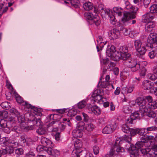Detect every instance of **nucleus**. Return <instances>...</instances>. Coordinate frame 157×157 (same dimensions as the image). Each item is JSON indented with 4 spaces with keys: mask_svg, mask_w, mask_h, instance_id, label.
Masks as SVG:
<instances>
[{
    "mask_svg": "<svg viewBox=\"0 0 157 157\" xmlns=\"http://www.w3.org/2000/svg\"><path fill=\"white\" fill-rule=\"evenodd\" d=\"M119 51L120 53L118 52V55L116 56V60L120 59L125 60L130 57V55L128 53V49L127 46H124L121 47Z\"/></svg>",
    "mask_w": 157,
    "mask_h": 157,
    "instance_id": "4",
    "label": "nucleus"
},
{
    "mask_svg": "<svg viewBox=\"0 0 157 157\" xmlns=\"http://www.w3.org/2000/svg\"><path fill=\"white\" fill-rule=\"evenodd\" d=\"M14 143H10L7 145L5 148H3L0 149V157L2 155H4L7 153L10 154L13 152V149L17 147L19 145V143L16 140H14Z\"/></svg>",
    "mask_w": 157,
    "mask_h": 157,
    "instance_id": "3",
    "label": "nucleus"
},
{
    "mask_svg": "<svg viewBox=\"0 0 157 157\" xmlns=\"http://www.w3.org/2000/svg\"><path fill=\"white\" fill-rule=\"evenodd\" d=\"M84 16L87 19L90 20L91 22L93 19L94 18V16L93 14L90 12L85 13L84 14Z\"/></svg>",
    "mask_w": 157,
    "mask_h": 157,
    "instance_id": "35",
    "label": "nucleus"
},
{
    "mask_svg": "<svg viewBox=\"0 0 157 157\" xmlns=\"http://www.w3.org/2000/svg\"><path fill=\"white\" fill-rule=\"evenodd\" d=\"M9 122L4 119H1L0 121V129L7 133H9L10 132L11 126L9 125Z\"/></svg>",
    "mask_w": 157,
    "mask_h": 157,
    "instance_id": "9",
    "label": "nucleus"
},
{
    "mask_svg": "<svg viewBox=\"0 0 157 157\" xmlns=\"http://www.w3.org/2000/svg\"><path fill=\"white\" fill-rule=\"evenodd\" d=\"M145 25V29L147 32H150L155 26V24L153 21L147 22Z\"/></svg>",
    "mask_w": 157,
    "mask_h": 157,
    "instance_id": "25",
    "label": "nucleus"
},
{
    "mask_svg": "<svg viewBox=\"0 0 157 157\" xmlns=\"http://www.w3.org/2000/svg\"><path fill=\"white\" fill-rule=\"evenodd\" d=\"M136 102L140 106L139 110L136 112L140 113V116L143 117L148 111V103L146 100L140 97L136 99Z\"/></svg>",
    "mask_w": 157,
    "mask_h": 157,
    "instance_id": "1",
    "label": "nucleus"
},
{
    "mask_svg": "<svg viewBox=\"0 0 157 157\" xmlns=\"http://www.w3.org/2000/svg\"><path fill=\"white\" fill-rule=\"evenodd\" d=\"M144 44L141 40L139 39L136 40L134 41V46L136 50L138 48Z\"/></svg>",
    "mask_w": 157,
    "mask_h": 157,
    "instance_id": "34",
    "label": "nucleus"
},
{
    "mask_svg": "<svg viewBox=\"0 0 157 157\" xmlns=\"http://www.w3.org/2000/svg\"><path fill=\"white\" fill-rule=\"evenodd\" d=\"M95 128V126L92 124H88L85 125V128L87 131H91Z\"/></svg>",
    "mask_w": 157,
    "mask_h": 157,
    "instance_id": "38",
    "label": "nucleus"
},
{
    "mask_svg": "<svg viewBox=\"0 0 157 157\" xmlns=\"http://www.w3.org/2000/svg\"><path fill=\"white\" fill-rule=\"evenodd\" d=\"M140 151L143 155V157H152L151 152L148 148H141Z\"/></svg>",
    "mask_w": 157,
    "mask_h": 157,
    "instance_id": "22",
    "label": "nucleus"
},
{
    "mask_svg": "<svg viewBox=\"0 0 157 157\" xmlns=\"http://www.w3.org/2000/svg\"><path fill=\"white\" fill-rule=\"evenodd\" d=\"M109 17L110 18L111 23L113 25H115L117 20L114 16L113 14H110L109 15Z\"/></svg>",
    "mask_w": 157,
    "mask_h": 157,
    "instance_id": "47",
    "label": "nucleus"
},
{
    "mask_svg": "<svg viewBox=\"0 0 157 157\" xmlns=\"http://www.w3.org/2000/svg\"><path fill=\"white\" fill-rule=\"evenodd\" d=\"M148 77L150 79L152 80H155L156 78V77L154 75L150 73L148 75Z\"/></svg>",
    "mask_w": 157,
    "mask_h": 157,
    "instance_id": "58",
    "label": "nucleus"
},
{
    "mask_svg": "<svg viewBox=\"0 0 157 157\" xmlns=\"http://www.w3.org/2000/svg\"><path fill=\"white\" fill-rule=\"evenodd\" d=\"M140 145L136 146V144L135 146H132L130 148L131 151L130 153V156L131 157H138L139 155V148L143 147L144 145H142L140 146Z\"/></svg>",
    "mask_w": 157,
    "mask_h": 157,
    "instance_id": "13",
    "label": "nucleus"
},
{
    "mask_svg": "<svg viewBox=\"0 0 157 157\" xmlns=\"http://www.w3.org/2000/svg\"><path fill=\"white\" fill-rule=\"evenodd\" d=\"M26 157H35V156L33 152H29L26 154Z\"/></svg>",
    "mask_w": 157,
    "mask_h": 157,
    "instance_id": "64",
    "label": "nucleus"
},
{
    "mask_svg": "<svg viewBox=\"0 0 157 157\" xmlns=\"http://www.w3.org/2000/svg\"><path fill=\"white\" fill-rule=\"evenodd\" d=\"M142 117L140 116V113L135 112L132 113L130 117L126 119L125 122L128 124H133L134 120L139 119Z\"/></svg>",
    "mask_w": 157,
    "mask_h": 157,
    "instance_id": "11",
    "label": "nucleus"
},
{
    "mask_svg": "<svg viewBox=\"0 0 157 157\" xmlns=\"http://www.w3.org/2000/svg\"><path fill=\"white\" fill-rule=\"evenodd\" d=\"M93 149L94 154L96 155L99 153V148L98 146L95 145L94 146Z\"/></svg>",
    "mask_w": 157,
    "mask_h": 157,
    "instance_id": "52",
    "label": "nucleus"
},
{
    "mask_svg": "<svg viewBox=\"0 0 157 157\" xmlns=\"http://www.w3.org/2000/svg\"><path fill=\"white\" fill-rule=\"evenodd\" d=\"M60 153L59 151L56 149H53L52 155L55 157L57 156L60 155Z\"/></svg>",
    "mask_w": 157,
    "mask_h": 157,
    "instance_id": "54",
    "label": "nucleus"
},
{
    "mask_svg": "<svg viewBox=\"0 0 157 157\" xmlns=\"http://www.w3.org/2000/svg\"><path fill=\"white\" fill-rule=\"evenodd\" d=\"M148 111L145 113L149 117L154 118L157 115V110L156 109H154L151 108H148Z\"/></svg>",
    "mask_w": 157,
    "mask_h": 157,
    "instance_id": "23",
    "label": "nucleus"
},
{
    "mask_svg": "<svg viewBox=\"0 0 157 157\" xmlns=\"http://www.w3.org/2000/svg\"><path fill=\"white\" fill-rule=\"evenodd\" d=\"M153 84L147 80H144L142 83V87L144 90H148L153 87Z\"/></svg>",
    "mask_w": 157,
    "mask_h": 157,
    "instance_id": "20",
    "label": "nucleus"
},
{
    "mask_svg": "<svg viewBox=\"0 0 157 157\" xmlns=\"http://www.w3.org/2000/svg\"><path fill=\"white\" fill-rule=\"evenodd\" d=\"M106 53L109 56L114 57L113 59L114 60H116V56L118 55V52L116 51L115 48L114 46L111 45L110 47H108Z\"/></svg>",
    "mask_w": 157,
    "mask_h": 157,
    "instance_id": "10",
    "label": "nucleus"
},
{
    "mask_svg": "<svg viewBox=\"0 0 157 157\" xmlns=\"http://www.w3.org/2000/svg\"><path fill=\"white\" fill-rule=\"evenodd\" d=\"M117 125L115 121H112L110 124L106 125L102 130L104 133L109 134L114 131Z\"/></svg>",
    "mask_w": 157,
    "mask_h": 157,
    "instance_id": "8",
    "label": "nucleus"
},
{
    "mask_svg": "<svg viewBox=\"0 0 157 157\" xmlns=\"http://www.w3.org/2000/svg\"><path fill=\"white\" fill-rule=\"evenodd\" d=\"M14 143V140H9L6 138H2L0 139V144L1 146L3 147L6 146L9 144L10 143Z\"/></svg>",
    "mask_w": 157,
    "mask_h": 157,
    "instance_id": "21",
    "label": "nucleus"
},
{
    "mask_svg": "<svg viewBox=\"0 0 157 157\" xmlns=\"http://www.w3.org/2000/svg\"><path fill=\"white\" fill-rule=\"evenodd\" d=\"M100 84V86L102 88H105L109 85V82H108L103 81L101 82V80L99 82V85Z\"/></svg>",
    "mask_w": 157,
    "mask_h": 157,
    "instance_id": "43",
    "label": "nucleus"
},
{
    "mask_svg": "<svg viewBox=\"0 0 157 157\" xmlns=\"http://www.w3.org/2000/svg\"><path fill=\"white\" fill-rule=\"evenodd\" d=\"M41 142L45 147L50 146L52 143L48 139L45 137H43L41 139Z\"/></svg>",
    "mask_w": 157,
    "mask_h": 157,
    "instance_id": "26",
    "label": "nucleus"
},
{
    "mask_svg": "<svg viewBox=\"0 0 157 157\" xmlns=\"http://www.w3.org/2000/svg\"><path fill=\"white\" fill-rule=\"evenodd\" d=\"M150 10L151 13H157V5L154 4L151 6L150 7Z\"/></svg>",
    "mask_w": 157,
    "mask_h": 157,
    "instance_id": "41",
    "label": "nucleus"
},
{
    "mask_svg": "<svg viewBox=\"0 0 157 157\" xmlns=\"http://www.w3.org/2000/svg\"><path fill=\"white\" fill-rule=\"evenodd\" d=\"M147 42L148 44H150L152 46L151 48L155 47V44L157 45V36L154 33H151L148 37Z\"/></svg>",
    "mask_w": 157,
    "mask_h": 157,
    "instance_id": "14",
    "label": "nucleus"
},
{
    "mask_svg": "<svg viewBox=\"0 0 157 157\" xmlns=\"http://www.w3.org/2000/svg\"><path fill=\"white\" fill-rule=\"evenodd\" d=\"M69 3L75 8H77L79 5L80 3L78 0H69Z\"/></svg>",
    "mask_w": 157,
    "mask_h": 157,
    "instance_id": "36",
    "label": "nucleus"
},
{
    "mask_svg": "<svg viewBox=\"0 0 157 157\" xmlns=\"http://www.w3.org/2000/svg\"><path fill=\"white\" fill-rule=\"evenodd\" d=\"M130 129L129 127L126 124H124L122 126V130L125 133H129L130 131Z\"/></svg>",
    "mask_w": 157,
    "mask_h": 157,
    "instance_id": "40",
    "label": "nucleus"
},
{
    "mask_svg": "<svg viewBox=\"0 0 157 157\" xmlns=\"http://www.w3.org/2000/svg\"><path fill=\"white\" fill-rule=\"evenodd\" d=\"M83 7L86 10H90L93 8V4L90 2H86L83 4Z\"/></svg>",
    "mask_w": 157,
    "mask_h": 157,
    "instance_id": "31",
    "label": "nucleus"
},
{
    "mask_svg": "<svg viewBox=\"0 0 157 157\" xmlns=\"http://www.w3.org/2000/svg\"><path fill=\"white\" fill-rule=\"evenodd\" d=\"M109 36L111 40H114L119 38L120 33L119 31L116 29L111 30L109 32Z\"/></svg>",
    "mask_w": 157,
    "mask_h": 157,
    "instance_id": "16",
    "label": "nucleus"
},
{
    "mask_svg": "<svg viewBox=\"0 0 157 157\" xmlns=\"http://www.w3.org/2000/svg\"><path fill=\"white\" fill-rule=\"evenodd\" d=\"M147 133L150 131H155L157 130V127L155 126H153L151 127H148L146 128Z\"/></svg>",
    "mask_w": 157,
    "mask_h": 157,
    "instance_id": "50",
    "label": "nucleus"
},
{
    "mask_svg": "<svg viewBox=\"0 0 157 157\" xmlns=\"http://www.w3.org/2000/svg\"><path fill=\"white\" fill-rule=\"evenodd\" d=\"M151 0H144V4L145 8H147Z\"/></svg>",
    "mask_w": 157,
    "mask_h": 157,
    "instance_id": "63",
    "label": "nucleus"
},
{
    "mask_svg": "<svg viewBox=\"0 0 157 157\" xmlns=\"http://www.w3.org/2000/svg\"><path fill=\"white\" fill-rule=\"evenodd\" d=\"M113 11L117 13L118 16H121L122 15V10L121 8L118 7H114L113 9Z\"/></svg>",
    "mask_w": 157,
    "mask_h": 157,
    "instance_id": "37",
    "label": "nucleus"
},
{
    "mask_svg": "<svg viewBox=\"0 0 157 157\" xmlns=\"http://www.w3.org/2000/svg\"><path fill=\"white\" fill-rule=\"evenodd\" d=\"M103 95L102 91L99 90H96L94 91L91 95L92 99L96 102L101 103L104 101V98L102 97Z\"/></svg>",
    "mask_w": 157,
    "mask_h": 157,
    "instance_id": "7",
    "label": "nucleus"
},
{
    "mask_svg": "<svg viewBox=\"0 0 157 157\" xmlns=\"http://www.w3.org/2000/svg\"><path fill=\"white\" fill-rule=\"evenodd\" d=\"M122 31L124 35L127 36L129 34L130 31L125 28H123L122 29Z\"/></svg>",
    "mask_w": 157,
    "mask_h": 157,
    "instance_id": "57",
    "label": "nucleus"
},
{
    "mask_svg": "<svg viewBox=\"0 0 157 157\" xmlns=\"http://www.w3.org/2000/svg\"><path fill=\"white\" fill-rule=\"evenodd\" d=\"M34 124H35L36 126H39L41 124V120L40 118L37 119L36 118L34 119L33 121Z\"/></svg>",
    "mask_w": 157,
    "mask_h": 157,
    "instance_id": "53",
    "label": "nucleus"
},
{
    "mask_svg": "<svg viewBox=\"0 0 157 157\" xmlns=\"http://www.w3.org/2000/svg\"><path fill=\"white\" fill-rule=\"evenodd\" d=\"M87 107L90 113H93L96 115H99L101 113L100 109L98 106L94 105L92 106L90 104L88 105Z\"/></svg>",
    "mask_w": 157,
    "mask_h": 157,
    "instance_id": "15",
    "label": "nucleus"
},
{
    "mask_svg": "<svg viewBox=\"0 0 157 157\" xmlns=\"http://www.w3.org/2000/svg\"><path fill=\"white\" fill-rule=\"evenodd\" d=\"M129 132L131 136H134L136 134H138V128H131L130 129V131Z\"/></svg>",
    "mask_w": 157,
    "mask_h": 157,
    "instance_id": "49",
    "label": "nucleus"
},
{
    "mask_svg": "<svg viewBox=\"0 0 157 157\" xmlns=\"http://www.w3.org/2000/svg\"><path fill=\"white\" fill-rule=\"evenodd\" d=\"M155 15L151 13H147L144 15L143 16L145 22H151L155 17Z\"/></svg>",
    "mask_w": 157,
    "mask_h": 157,
    "instance_id": "19",
    "label": "nucleus"
},
{
    "mask_svg": "<svg viewBox=\"0 0 157 157\" xmlns=\"http://www.w3.org/2000/svg\"><path fill=\"white\" fill-rule=\"evenodd\" d=\"M114 61L111 62L109 61V63H108V68L110 69V70H112L113 69V68L115 67L116 64V62L115 61V60H114Z\"/></svg>",
    "mask_w": 157,
    "mask_h": 157,
    "instance_id": "48",
    "label": "nucleus"
},
{
    "mask_svg": "<svg viewBox=\"0 0 157 157\" xmlns=\"http://www.w3.org/2000/svg\"><path fill=\"white\" fill-rule=\"evenodd\" d=\"M16 100L17 102L19 103H21L23 102L22 98L20 96L16 97Z\"/></svg>",
    "mask_w": 157,
    "mask_h": 157,
    "instance_id": "62",
    "label": "nucleus"
},
{
    "mask_svg": "<svg viewBox=\"0 0 157 157\" xmlns=\"http://www.w3.org/2000/svg\"><path fill=\"white\" fill-rule=\"evenodd\" d=\"M135 88L134 85H130L129 86L124 87L122 88L121 90V93L123 94H127L128 93H131L133 90Z\"/></svg>",
    "mask_w": 157,
    "mask_h": 157,
    "instance_id": "18",
    "label": "nucleus"
},
{
    "mask_svg": "<svg viewBox=\"0 0 157 157\" xmlns=\"http://www.w3.org/2000/svg\"><path fill=\"white\" fill-rule=\"evenodd\" d=\"M73 137L75 138H80L82 137V132L79 129L74 130L72 132Z\"/></svg>",
    "mask_w": 157,
    "mask_h": 157,
    "instance_id": "27",
    "label": "nucleus"
},
{
    "mask_svg": "<svg viewBox=\"0 0 157 157\" xmlns=\"http://www.w3.org/2000/svg\"><path fill=\"white\" fill-rule=\"evenodd\" d=\"M86 104V102L85 101H82L79 102L78 104V108L79 109H82L84 108Z\"/></svg>",
    "mask_w": 157,
    "mask_h": 157,
    "instance_id": "45",
    "label": "nucleus"
},
{
    "mask_svg": "<svg viewBox=\"0 0 157 157\" xmlns=\"http://www.w3.org/2000/svg\"><path fill=\"white\" fill-rule=\"evenodd\" d=\"M36 150L38 152L44 151V147L42 146H38L36 148Z\"/></svg>",
    "mask_w": 157,
    "mask_h": 157,
    "instance_id": "60",
    "label": "nucleus"
},
{
    "mask_svg": "<svg viewBox=\"0 0 157 157\" xmlns=\"http://www.w3.org/2000/svg\"><path fill=\"white\" fill-rule=\"evenodd\" d=\"M82 142L79 140H76L74 143L75 149L73 151L72 154L74 157H80L81 153L82 151Z\"/></svg>",
    "mask_w": 157,
    "mask_h": 157,
    "instance_id": "5",
    "label": "nucleus"
},
{
    "mask_svg": "<svg viewBox=\"0 0 157 157\" xmlns=\"http://www.w3.org/2000/svg\"><path fill=\"white\" fill-rule=\"evenodd\" d=\"M36 132L39 135L44 134L47 133L46 129L43 126H41L37 129Z\"/></svg>",
    "mask_w": 157,
    "mask_h": 157,
    "instance_id": "32",
    "label": "nucleus"
},
{
    "mask_svg": "<svg viewBox=\"0 0 157 157\" xmlns=\"http://www.w3.org/2000/svg\"><path fill=\"white\" fill-rule=\"evenodd\" d=\"M152 50L149 52L148 53V56L151 59H153L157 54V47L156 48L153 47V48H150Z\"/></svg>",
    "mask_w": 157,
    "mask_h": 157,
    "instance_id": "28",
    "label": "nucleus"
},
{
    "mask_svg": "<svg viewBox=\"0 0 157 157\" xmlns=\"http://www.w3.org/2000/svg\"><path fill=\"white\" fill-rule=\"evenodd\" d=\"M15 152L17 154L22 155L24 151L22 148H19L16 149Z\"/></svg>",
    "mask_w": 157,
    "mask_h": 157,
    "instance_id": "56",
    "label": "nucleus"
},
{
    "mask_svg": "<svg viewBox=\"0 0 157 157\" xmlns=\"http://www.w3.org/2000/svg\"><path fill=\"white\" fill-rule=\"evenodd\" d=\"M10 113L13 114H14L17 117H18L20 116V114L18 111L14 108H12L10 110Z\"/></svg>",
    "mask_w": 157,
    "mask_h": 157,
    "instance_id": "42",
    "label": "nucleus"
},
{
    "mask_svg": "<svg viewBox=\"0 0 157 157\" xmlns=\"http://www.w3.org/2000/svg\"><path fill=\"white\" fill-rule=\"evenodd\" d=\"M91 22L92 24H94L97 26L99 25L101 22L100 17L98 15H95Z\"/></svg>",
    "mask_w": 157,
    "mask_h": 157,
    "instance_id": "30",
    "label": "nucleus"
},
{
    "mask_svg": "<svg viewBox=\"0 0 157 157\" xmlns=\"http://www.w3.org/2000/svg\"><path fill=\"white\" fill-rule=\"evenodd\" d=\"M122 110L124 113L126 114L130 113L132 112V110L128 106H124Z\"/></svg>",
    "mask_w": 157,
    "mask_h": 157,
    "instance_id": "44",
    "label": "nucleus"
},
{
    "mask_svg": "<svg viewBox=\"0 0 157 157\" xmlns=\"http://www.w3.org/2000/svg\"><path fill=\"white\" fill-rule=\"evenodd\" d=\"M12 131L19 133L21 132V128L17 126H15L12 129Z\"/></svg>",
    "mask_w": 157,
    "mask_h": 157,
    "instance_id": "55",
    "label": "nucleus"
},
{
    "mask_svg": "<svg viewBox=\"0 0 157 157\" xmlns=\"http://www.w3.org/2000/svg\"><path fill=\"white\" fill-rule=\"evenodd\" d=\"M109 60L107 59H102L101 60V64L104 65H106L107 64H108L109 63Z\"/></svg>",
    "mask_w": 157,
    "mask_h": 157,
    "instance_id": "61",
    "label": "nucleus"
},
{
    "mask_svg": "<svg viewBox=\"0 0 157 157\" xmlns=\"http://www.w3.org/2000/svg\"><path fill=\"white\" fill-rule=\"evenodd\" d=\"M6 88L10 90L11 94H13L15 93V92L10 82L7 80H6Z\"/></svg>",
    "mask_w": 157,
    "mask_h": 157,
    "instance_id": "33",
    "label": "nucleus"
},
{
    "mask_svg": "<svg viewBox=\"0 0 157 157\" xmlns=\"http://www.w3.org/2000/svg\"><path fill=\"white\" fill-rule=\"evenodd\" d=\"M151 46H152L150 44H144L136 50L140 55H143L145 54L147 50L151 48Z\"/></svg>",
    "mask_w": 157,
    "mask_h": 157,
    "instance_id": "17",
    "label": "nucleus"
},
{
    "mask_svg": "<svg viewBox=\"0 0 157 157\" xmlns=\"http://www.w3.org/2000/svg\"><path fill=\"white\" fill-rule=\"evenodd\" d=\"M98 44L97 46V48L98 52H99L100 50V49L101 50L102 49V48L104 47V46L106 44V42H100L98 43Z\"/></svg>",
    "mask_w": 157,
    "mask_h": 157,
    "instance_id": "39",
    "label": "nucleus"
},
{
    "mask_svg": "<svg viewBox=\"0 0 157 157\" xmlns=\"http://www.w3.org/2000/svg\"><path fill=\"white\" fill-rule=\"evenodd\" d=\"M78 126L79 128V129H83L85 127L84 126V123L83 122H79L78 124Z\"/></svg>",
    "mask_w": 157,
    "mask_h": 157,
    "instance_id": "59",
    "label": "nucleus"
},
{
    "mask_svg": "<svg viewBox=\"0 0 157 157\" xmlns=\"http://www.w3.org/2000/svg\"><path fill=\"white\" fill-rule=\"evenodd\" d=\"M131 16V14L129 13L128 12L124 13L123 17L121 19V22L124 23L128 21L130 18H133Z\"/></svg>",
    "mask_w": 157,
    "mask_h": 157,
    "instance_id": "29",
    "label": "nucleus"
},
{
    "mask_svg": "<svg viewBox=\"0 0 157 157\" xmlns=\"http://www.w3.org/2000/svg\"><path fill=\"white\" fill-rule=\"evenodd\" d=\"M146 131L147 129L145 128H138V134L142 136L140 138L141 141L136 143V146L139 145V146H140L142 145H144V143L147 142L149 140L153 139L154 138L153 136L146 135V134L148 133Z\"/></svg>",
    "mask_w": 157,
    "mask_h": 157,
    "instance_id": "2",
    "label": "nucleus"
},
{
    "mask_svg": "<svg viewBox=\"0 0 157 157\" xmlns=\"http://www.w3.org/2000/svg\"><path fill=\"white\" fill-rule=\"evenodd\" d=\"M53 150L51 147H44V151L46 152L49 155H52Z\"/></svg>",
    "mask_w": 157,
    "mask_h": 157,
    "instance_id": "51",
    "label": "nucleus"
},
{
    "mask_svg": "<svg viewBox=\"0 0 157 157\" xmlns=\"http://www.w3.org/2000/svg\"><path fill=\"white\" fill-rule=\"evenodd\" d=\"M77 113V111L75 109H72L68 112V115L70 117L76 115Z\"/></svg>",
    "mask_w": 157,
    "mask_h": 157,
    "instance_id": "46",
    "label": "nucleus"
},
{
    "mask_svg": "<svg viewBox=\"0 0 157 157\" xmlns=\"http://www.w3.org/2000/svg\"><path fill=\"white\" fill-rule=\"evenodd\" d=\"M125 61V65L131 68V71L135 72L139 69L140 64L137 63L136 60L135 59H126Z\"/></svg>",
    "mask_w": 157,
    "mask_h": 157,
    "instance_id": "6",
    "label": "nucleus"
},
{
    "mask_svg": "<svg viewBox=\"0 0 157 157\" xmlns=\"http://www.w3.org/2000/svg\"><path fill=\"white\" fill-rule=\"evenodd\" d=\"M145 100H146L147 104V107L148 108H151L154 107V105L155 104V101H153L152 97L150 96H148L145 97Z\"/></svg>",
    "mask_w": 157,
    "mask_h": 157,
    "instance_id": "24",
    "label": "nucleus"
},
{
    "mask_svg": "<svg viewBox=\"0 0 157 157\" xmlns=\"http://www.w3.org/2000/svg\"><path fill=\"white\" fill-rule=\"evenodd\" d=\"M122 141L120 138H117L114 145V149L115 152L116 151L117 153L122 152L124 151V148L120 146Z\"/></svg>",
    "mask_w": 157,
    "mask_h": 157,
    "instance_id": "12",
    "label": "nucleus"
}]
</instances>
